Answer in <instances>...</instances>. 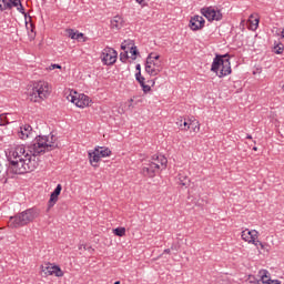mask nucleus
<instances>
[{
    "mask_svg": "<svg viewBox=\"0 0 284 284\" xmlns=\"http://www.w3.org/2000/svg\"><path fill=\"white\" fill-rule=\"evenodd\" d=\"M114 284H121V282H120V281H116V282H114Z\"/></svg>",
    "mask_w": 284,
    "mask_h": 284,
    "instance_id": "51",
    "label": "nucleus"
},
{
    "mask_svg": "<svg viewBox=\"0 0 284 284\" xmlns=\"http://www.w3.org/2000/svg\"><path fill=\"white\" fill-rule=\"evenodd\" d=\"M68 101H71V103H74V105H77V108H88V105H90V97L85 95V94H80L79 98H77L75 95L69 94L67 97Z\"/></svg>",
    "mask_w": 284,
    "mask_h": 284,
    "instance_id": "10",
    "label": "nucleus"
},
{
    "mask_svg": "<svg viewBox=\"0 0 284 284\" xmlns=\"http://www.w3.org/2000/svg\"><path fill=\"white\" fill-rule=\"evenodd\" d=\"M257 276L260 277V280H256V283L272 284V278H270V271L261 270L258 271Z\"/></svg>",
    "mask_w": 284,
    "mask_h": 284,
    "instance_id": "16",
    "label": "nucleus"
},
{
    "mask_svg": "<svg viewBox=\"0 0 284 284\" xmlns=\"http://www.w3.org/2000/svg\"><path fill=\"white\" fill-rule=\"evenodd\" d=\"M254 241L255 242H251V243H253V245H255L256 247H258V245L262 247V250H263V242H261V241H258V240H256V239H254Z\"/></svg>",
    "mask_w": 284,
    "mask_h": 284,
    "instance_id": "34",
    "label": "nucleus"
},
{
    "mask_svg": "<svg viewBox=\"0 0 284 284\" xmlns=\"http://www.w3.org/2000/svg\"><path fill=\"white\" fill-rule=\"evenodd\" d=\"M39 216V213H37V210L29 209L26 210L12 217H10V227H23V225H28V223H32L33 220Z\"/></svg>",
    "mask_w": 284,
    "mask_h": 284,
    "instance_id": "5",
    "label": "nucleus"
},
{
    "mask_svg": "<svg viewBox=\"0 0 284 284\" xmlns=\"http://www.w3.org/2000/svg\"><path fill=\"white\" fill-rule=\"evenodd\" d=\"M52 90L50 84L45 81H38L33 83L32 89L28 92V99L31 103H41L50 97Z\"/></svg>",
    "mask_w": 284,
    "mask_h": 284,
    "instance_id": "3",
    "label": "nucleus"
},
{
    "mask_svg": "<svg viewBox=\"0 0 284 284\" xmlns=\"http://www.w3.org/2000/svg\"><path fill=\"white\" fill-rule=\"evenodd\" d=\"M0 123H1V120H0Z\"/></svg>",
    "mask_w": 284,
    "mask_h": 284,
    "instance_id": "55",
    "label": "nucleus"
},
{
    "mask_svg": "<svg viewBox=\"0 0 284 284\" xmlns=\"http://www.w3.org/2000/svg\"><path fill=\"white\" fill-rule=\"evenodd\" d=\"M61 70V65L60 64H51L50 67H49V70Z\"/></svg>",
    "mask_w": 284,
    "mask_h": 284,
    "instance_id": "35",
    "label": "nucleus"
},
{
    "mask_svg": "<svg viewBox=\"0 0 284 284\" xmlns=\"http://www.w3.org/2000/svg\"><path fill=\"white\" fill-rule=\"evenodd\" d=\"M159 159H161V155H153V161H158L159 162Z\"/></svg>",
    "mask_w": 284,
    "mask_h": 284,
    "instance_id": "44",
    "label": "nucleus"
},
{
    "mask_svg": "<svg viewBox=\"0 0 284 284\" xmlns=\"http://www.w3.org/2000/svg\"><path fill=\"white\" fill-rule=\"evenodd\" d=\"M42 272L45 274V276H52V264H49L48 266H42Z\"/></svg>",
    "mask_w": 284,
    "mask_h": 284,
    "instance_id": "24",
    "label": "nucleus"
},
{
    "mask_svg": "<svg viewBox=\"0 0 284 284\" xmlns=\"http://www.w3.org/2000/svg\"><path fill=\"white\" fill-rule=\"evenodd\" d=\"M211 72H215L220 79L232 74V64L230 63V55H216L213 60Z\"/></svg>",
    "mask_w": 284,
    "mask_h": 284,
    "instance_id": "4",
    "label": "nucleus"
},
{
    "mask_svg": "<svg viewBox=\"0 0 284 284\" xmlns=\"http://www.w3.org/2000/svg\"><path fill=\"white\" fill-rule=\"evenodd\" d=\"M116 57H118L116 50L110 47H106L105 49H103L101 54V59L104 65H114V63H116Z\"/></svg>",
    "mask_w": 284,
    "mask_h": 284,
    "instance_id": "8",
    "label": "nucleus"
},
{
    "mask_svg": "<svg viewBox=\"0 0 284 284\" xmlns=\"http://www.w3.org/2000/svg\"><path fill=\"white\" fill-rule=\"evenodd\" d=\"M136 81H138V83H140V85H144V83H145V78L142 77V78H140V80H136Z\"/></svg>",
    "mask_w": 284,
    "mask_h": 284,
    "instance_id": "37",
    "label": "nucleus"
},
{
    "mask_svg": "<svg viewBox=\"0 0 284 284\" xmlns=\"http://www.w3.org/2000/svg\"><path fill=\"white\" fill-rule=\"evenodd\" d=\"M75 39H77V40L83 39V33H75Z\"/></svg>",
    "mask_w": 284,
    "mask_h": 284,
    "instance_id": "41",
    "label": "nucleus"
},
{
    "mask_svg": "<svg viewBox=\"0 0 284 284\" xmlns=\"http://www.w3.org/2000/svg\"><path fill=\"white\" fill-rule=\"evenodd\" d=\"M162 165L163 168L168 166V158H164L163 155H160V159L158 161V164Z\"/></svg>",
    "mask_w": 284,
    "mask_h": 284,
    "instance_id": "26",
    "label": "nucleus"
},
{
    "mask_svg": "<svg viewBox=\"0 0 284 284\" xmlns=\"http://www.w3.org/2000/svg\"><path fill=\"white\" fill-rule=\"evenodd\" d=\"M130 103H134V99H130Z\"/></svg>",
    "mask_w": 284,
    "mask_h": 284,
    "instance_id": "50",
    "label": "nucleus"
},
{
    "mask_svg": "<svg viewBox=\"0 0 284 284\" xmlns=\"http://www.w3.org/2000/svg\"><path fill=\"white\" fill-rule=\"evenodd\" d=\"M59 144L57 143V136L51 134L48 135H39L36 138L34 142L29 146L30 154H45V152H52V150H57Z\"/></svg>",
    "mask_w": 284,
    "mask_h": 284,
    "instance_id": "2",
    "label": "nucleus"
},
{
    "mask_svg": "<svg viewBox=\"0 0 284 284\" xmlns=\"http://www.w3.org/2000/svg\"><path fill=\"white\" fill-rule=\"evenodd\" d=\"M171 250L170 248H165L164 250V254H170Z\"/></svg>",
    "mask_w": 284,
    "mask_h": 284,
    "instance_id": "45",
    "label": "nucleus"
},
{
    "mask_svg": "<svg viewBox=\"0 0 284 284\" xmlns=\"http://www.w3.org/2000/svg\"><path fill=\"white\" fill-rule=\"evenodd\" d=\"M2 3H3L2 12H3V10H12V8H11L10 3L8 2V0H2Z\"/></svg>",
    "mask_w": 284,
    "mask_h": 284,
    "instance_id": "30",
    "label": "nucleus"
},
{
    "mask_svg": "<svg viewBox=\"0 0 284 284\" xmlns=\"http://www.w3.org/2000/svg\"><path fill=\"white\" fill-rule=\"evenodd\" d=\"M9 159H12L13 161H17L19 159H26V148L17 146L12 152V155L9 156Z\"/></svg>",
    "mask_w": 284,
    "mask_h": 284,
    "instance_id": "17",
    "label": "nucleus"
},
{
    "mask_svg": "<svg viewBox=\"0 0 284 284\" xmlns=\"http://www.w3.org/2000/svg\"><path fill=\"white\" fill-rule=\"evenodd\" d=\"M160 168L161 166L159 165V163L151 162V163L146 164L145 166H143L142 174H143V176H149V179H153V176H155L156 171Z\"/></svg>",
    "mask_w": 284,
    "mask_h": 284,
    "instance_id": "12",
    "label": "nucleus"
},
{
    "mask_svg": "<svg viewBox=\"0 0 284 284\" xmlns=\"http://www.w3.org/2000/svg\"><path fill=\"white\" fill-rule=\"evenodd\" d=\"M128 48L130 49L131 59L133 61H136V55H139V50L136 49V45H134V41L124 40V42H122L121 44V50H128Z\"/></svg>",
    "mask_w": 284,
    "mask_h": 284,
    "instance_id": "13",
    "label": "nucleus"
},
{
    "mask_svg": "<svg viewBox=\"0 0 284 284\" xmlns=\"http://www.w3.org/2000/svg\"><path fill=\"white\" fill-rule=\"evenodd\" d=\"M0 11L3 12V4L0 3Z\"/></svg>",
    "mask_w": 284,
    "mask_h": 284,
    "instance_id": "47",
    "label": "nucleus"
},
{
    "mask_svg": "<svg viewBox=\"0 0 284 284\" xmlns=\"http://www.w3.org/2000/svg\"><path fill=\"white\" fill-rule=\"evenodd\" d=\"M135 70H136V72H141V64H136Z\"/></svg>",
    "mask_w": 284,
    "mask_h": 284,
    "instance_id": "43",
    "label": "nucleus"
},
{
    "mask_svg": "<svg viewBox=\"0 0 284 284\" xmlns=\"http://www.w3.org/2000/svg\"><path fill=\"white\" fill-rule=\"evenodd\" d=\"M51 270H52L51 272H52V274H53L54 276H58V277L63 276V271H61V267H59V266H52Z\"/></svg>",
    "mask_w": 284,
    "mask_h": 284,
    "instance_id": "22",
    "label": "nucleus"
},
{
    "mask_svg": "<svg viewBox=\"0 0 284 284\" xmlns=\"http://www.w3.org/2000/svg\"><path fill=\"white\" fill-rule=\"evenodd\" d=\"M34 153H27L24 158L13 160L9 158L10 169L13 174H27V172H34L39 168V158Z\"/></svg>",
    "mask_w": 284,
    "mask_h": 284,
    "instance_id": "1",
    "label": "nucleus"
},
{
    "mask_svg": "<svg viewBox=\"0 0 284 284\" xmlns=\"http://www.w3.org/2000/svg\"><path fill=\"white\" fill-rule=\"evenodd\" d=\"M140 6L145 7V0H135Z\"/></svg>",
    "mask_w": 284,
    "mask_h": 284,
    "instance_id": "39",
    "label": "nucleus"
},
{
    "mask_svg": "<svg viewBox=\"0 0 284 284\" xmlns=\"http://www.w3.org/2000/svg\"><path fill=\"white\" fill-rule=\"evenodd\" d=\"M255 28H258V19H255Z\"/></svg>",
    "mask_w": 284,
    "mask_h": 284,
    "instance_id": "46",
    "label": "nucleus"
},
{
    "mask_svg": "<svg viewBox=\"0 0 284 284\" xmlns=\"http://www.w3.org/2000/svg\"><path fill=\"white\" fill-rule=\"evenodd\" d=\"M61 190H63V186L61 184H58L54 191L50 195L49 200V209L54 207L57 205V201H59V195L61 194Z\"/></svg>",
    "mask_w": 284,
    "mask_h": 284,
    "instance_id": "14",
    "label": "nucleus"
},
{
    "mask_svg": "<svg viewBox=\"0 0 284 284\" xmlns=\"http://www.w3.org/2000/svg\"><path fill=\"white\" fill-rule=\"evenodd\" d=\"M115 236H125V227H116L113 230Z\"/></svg>",
    "mask_w": 284,
    "mask_h": 284,
    "instance_id": "23",
    "label": "nucleus"
},
{
    "mask_svg": "<svg viewBox=\"0 0 284 284\" xmlns=\"http://www.w3.org/2000/svg\"><path fill=\"white\" fill-rule=\"evenodd\" d=\"M110 154H112V151L109 148H104V146L95 148L92 153H89L91 165H93V168H98L97 163H99L101 159H105V156H110Z\"/></svg>",
    "mask_w": 284,
    "mask_h": 284,
    "instance_id": "6",
    "label": "nucleus"
},
{
    "mask_svg": "<svg viewBox=\"0 0 284 284\" xmlns=\"http://www.w3.org/2000/svg\"><path fill=\"white\" fill-rule=\"evenodd\" d=\"M189 27L194 32H196V30H203V28H205V19L201 16H194L191 18Z\"/></svg>",
    "mask_w": 284,
    "mask_h": 284,
    "instance_id": "11",
    "label": "nucleus"
},
{
    "mask_svg": "<svg viewBox=\"0 0 284 284\" xmlns=\"http://www.w3.org/2000/svg\"><path fill=\"white\" fill-rule=\"evenodd\" d=\"M242 239L247 243L255 242L254 239H258V232L256 230L250 231L246 229L242 232Z\"/></svg>",
    "mask_w": 284,
    "mask_h": 284,
    "instance_id": "15",
    "label": "nucleus"
},
{
    "mask_svg": "<svg viewBox=\"0 0 284 284\" xmlns=\"http://www.w3.org/2000/svg\"><path fill=\"white\" fill-rule=\"evenodd\" d=\"M32 134V126L30 124H24L20 128V132H18V136L21 139H28Z\"/></svg>",
    "mask_w": 284,
    "mask_h": 284,
    "instance_id": "18",
    "label": "nucleus"
},
{
    "mask_svg": "<svg viewBox=\"0 0 284 284\" xmlns=\"http://www.w3.org/2000/svg\"><path fill=\"white\" fill-rule=\"evenodd\" d=\"M271 284H281V281H278V280H271Z\"/></svg>",
    "mask_w": 284,
    "mask_h": 284,
    "instance_id": "42",
    "label": "nucleus"
},
{
    "mask_svg": "<svg viewBox=\"0 0 284 284\" xmlns=\"http://www.w3.org/2000/svg\"><path fill=\"white\" fill-rule=\"evenodd\" d=\"M141 88L143 90L144 94H148V92H150L152 90V88L145 83L142 84Z\"/></svg>",
    "mask_w": 284,
    "mask_h": 284,
    "instance_id": "32",
    "label": "nucleus"
},
{
    "mask_svg": "<svg viewBox=\"0 0 284 284\" xmlns=\"http://www.w3.org/2000/svg\"><path fill=\"white\" fill-rule=\"evenodd\" d=\"M200 130H201V125L200 124H197V125H195L193 128V132H199Z\"/></svg>",
    "mask_w": 284,
    "mask_h": 284,
    "instance_id": "40",
    "label": "nucleus"
},
{
    "mask_svg": "<svg viewBox=\"0 0 284 284\" xmlns=\"http://www.w3.org/2000/svg\"><path fill=\"white\" fill-rule=\"evenodd\" d=\"M143 75H141V71L135 73V80L139 81Z\"/></svg>",
    "mask_w": 284,
    "mask_h": 284,
    "instance_id": "38",
    "label": "nucleus"
},
{
    "mask_svg": "<svg viewBox=\"0 0 284 284\" xmlns=\"http://www.w3.org/2000/svg\"><path fill=\"white\" fill-rule=\"evenodd\" d=\"M2 123L0 122V128H1Z\"/></svg>",
    "mask_w": 284,
    "mask_h": 284,
    "instance_id": "54",
    "label": "nucleus"
},
{
    "mask_svg": "<svg viewBox=\"0 0 284 284\" xmlns=\"http://www.w3.org/2000/svg\"><path fill=\"white\" fill-rule=\"evenodd\" d=\"M176 125L180 128V130H184V132H187V130H190V123L183 120V118L178 119Z\"/></svg>",
    "mask_w": 284,
    "mask_h": 284,
    "instance_id": "19",
    "label": "nucleus"
},
{
    "mask_svg": "<svg viewBox=\"0 0 284 284\" xmlns=\"http://www.w3.org/2000/svg\"><path fill=\"white\" fill-rule=\"evenodd\" d=\"M8 3H10L11 9L12 8H19V6H21V0H7Z\"/></svg>",
    "mask_w": 284,
    "mask_h": 284,
    "instance_id": "25",
    "label": "nucleus"
},
{
    "mask_svg": "<svg viewBox=\"0 0 284 284\" xmlns=\"http://www.w3.org/2000/svg\"><path fill=\"white\" fill-rule=\"evenodd\" d=\"M37 33H34V27L31 24V33H29L30 41H34Z\"/></svg>",
    "mask_w": 284,
    "mask_h": 284,
    "instance_id": "31",
    "label": "nucleus"
},
{
    "mask_svg": "<svg viewBox=\"0 0 284 284\" xmlns=\"http://www.w3.org/2000/svg\"><path fill=\"white\" fill-rule=\"evenodd\" d=\"M17 10L21 14H26V9L23 8V4L21 3V0H20V4H18V7H17Z\"/></svg>",
    "mask_w": 284,
    "mask_h": 284,
    "instance_id": "33",
    "label": "nucleus"
},
{
    "mask_svg": "<svg viewBox=\"0 0 284 284\" xmlns=\"http://www.w3.org/2000/svg\"><path fill=\"white\" fill-rule=\"evenodd\" d=\"M201 14H203L207 21H221V19H223V13L219 10H214L212 7L202 8Z\"/></svg>",
    "mask_w": 284,
    "mask_h": 284,
    "instance_id": "9",
    "label": "nucleus"
},
{
    "mask_svg": "<svg viewBox=\"0 0 284 284\" xmlns=\"http://www.w3.org/2000/svg\"><path fill=\"white\" fill-rule=\"evenodd\" d=\"M151 54H152V61L159 62V59H161V55L154 54V53H151Z\"/></svg>",
    "mask_w": 284,
    "mask_h": 284,
    "instance_id": "36",
    "label": "nucleus"
},
{
    "mask_svg": "<svg viewBox=\"0 0 284 284\" xmlns=\"http://www.w3.org/2000/svg\"><path fill=\"white\" fill-rule=\"evenodd\" d=\"M67 34L70 39H77V32L73 29H68Z\"/></svg>",
    "mask_w": 284,
    "mask_h": 284,
    "instance_id": "29",
    "label": "nucleus"
},
{
    "mask_svg": "<svg viewBox=\"0 0 284 284\" xmlns=\"http://www.w3.org/2000/svg\"><path fill=\"white\" fill-rule=\"evenodd\" d=\"M179 184L187 187V185H190V178L185 176V175H179Z\"/></svg>",
    "mask_w": 284,
    "mask_h": 284,
    "instance_id": "21",
    "label": "nucleus"
},
{
    "mask_svg": "<svg viewBox=\"0 0 284 284\" xmlns=\"http://www.w3.org/2000/svg\"><path fill=\"white\" fill-rule=\"evenodd\" d=\"M171 250H174V246H171Z\"/></svg>",
    "mask_w": 284,
    "mask_h": 284,
    "instance_id": "53",
    "label": "nucleus"
},
{
    "mask_svg": "<svg viewBox=\"0 0 284 284\" xmlns=\"http://www.w3.org/2000/svg\"><path fill=\"white\" fill-rule=\"evenodd\" d=\"M163 70V65L161 62H154L152 60V53H150L146 58L145 62V72L150 74V77H156L159 73H161Z\"/></svg>",
    "mask_w": 284,
    "mask_h": 284,
    "instance_id": "7",
    "label": "nucleus"
},
{
    "mask_svg": "<svg viewBox=\"0 0 284 284\" xmlns=\"http://www.w3.org/2000/svg\"><path fill=\"white\" fill-rule=\"evenodd\" d=\"M128 59H130V57L128 55V51L120 53V61H122V63H125Z\"/></svg>",
    "mask_w": 284,
    "mask_h": 284,
    "instance_id": "28",
    "label": "nucleus"
},
{
    "mask_svg": "<svg viewBox=\"0 0 284 284\" xmlns=\"http://www.w3.org/2000/svg\"><path fill=\"white\" fill-rule=\"evenodd\" d=\"M246 139H252V135L247 134V135H246Z\"/></svg>",
    "mask_w": 284,
    "mask_h": 284,
    "instance_id": "48",
    "label": "nucleus"
},
{
    "mask_svg": "<svg viewBox=\"0 0 284 284\" xmlns=\"http://www.w3.org/2000/svg\"><path fill=\"white\" fill-rule=\"evenodd\" d=\"M275 54H283L284 47L282 43L274 47Z\"/></svg>",
    "mask_w": 284,
    "mask_h": 284,
    "instance_id": "27",
    "label": "nucleus"
},
{
    "mask_svg": "<svg viewBox=\"0 0 284 284\" xmlns=\"http://www.w3.org/2000/svg\"><path fill=\"white\" fill-rule=\"evenodd\" d=\"M282 37L284 38V29L282 30Z\"/></svg>",
    "mask_w": 284,
    "mask_h": 284,
    "instance_id": "52",
    "label": "nucleus"
},
{
    "mask_svg": "<svg viewBox=\"0 0 284 284\" xmlns=\"http://www.w3.org/2000/svg\"><path fill=\"white\" fill-rule=\"evenodd\" d=\"M253 150H254V152H256L258 150V148L254 146Z\"/></svg>",
    "mask_w": 284,
    "mask_h": 284,
    "instance_id": "49",
    "label": "nucleus"
},
{
    "mask_svg": "<svg viewBox=\"0 0 284 284\" xmlns=\"http://www.w3.org/2000/svg\"><path fill=\"white\" fill-rule=\"evenodd\" d=\"M121 23H123V19L119 16H115L111 20V28H115L116 30L121 29Z\"/></svg>",
    "mask_w": 284,
    "mask_h": 284,
    "instance_id": "20",
    "label": "nucleus"
}]
</instances>
